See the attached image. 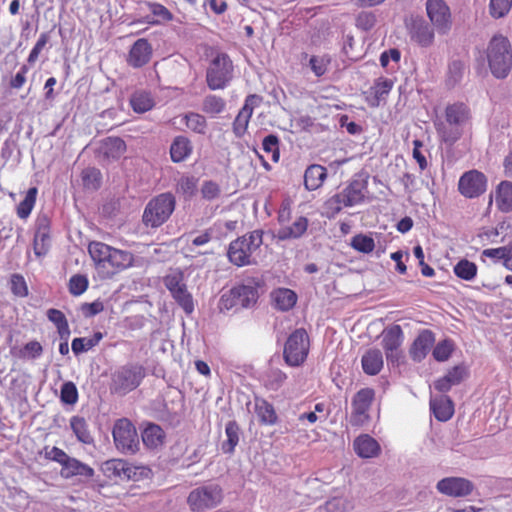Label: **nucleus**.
Instances as JSON below:
<instances>
[{"instance_id":"1","label":"nucleus","mask_w":512,"mask_h":512,"mask_svg":"<svg viewBox=\"0 0 512 512\" xmlns=\"http://www.w3.org/2000/svg\"><path fill=\"white\" fill-rule=\"evenodd\" d=\"M87 249L94 268L102 279H111L132 267L135 262L132 252L115 248L101 241L89 242Z\"/></svg>"},{"instance_id":"2","label":"nucleus","mask_w":512,"mask_h":512,"mask_svg":"<svg viewBox=\"0 0 512 512\" xmlns=\"http://www.w3.org/2000/svg\"><path fill=\"white\" fill-rule=\"evenodd\" d=\"M486 59L492 75L505 79L512 68V45L502 34H495L486 48Z\"/></svg>"},{"instance_id":"3","label":"nucleus","mask_w":512,"mask_h":512,"mask_svg":"<svg viewBox=\"0 0 512 512\" xmlns=\"http://www.w3.org/2000/svg\"><path fill=\"white\" fill-rule=\"evenodd\" d=\"M263 244V231L253 230L233 240L228 247L227 257L237 267L255 264L254 254Z\"/></svg>"},{"instance_id":"4","label":"nucleus","mask_w":512,"mask_h":512,"mask_svg":"<svg viewBox=\"0 0 512 512\" xmlns=\"http://www.w3.org/2000/svg\"><path fill=\"white\" fill-rule=\"evenodd\" d=\"M366 185L360 180L351 181L344 189L327 198L323 204L322 215L335 218L344 208L360 204L364 200Z\"/></svg>"},{"instance_id":"5","label":"nucleus","mask_w":512,"mask_h":512,"mask_svg":"<svg viewBox=\"0 0 512 512\" xmlns=\"http://www.w3.org/2000/svg\"><path fill=\"white\" fill-rule=\"evenodd\" d=\"M175 207L176 199L172 193L165 192L154 196L144 208L142 223L148 228H158L169 220Z\"/></svg>"},{"instance_id":"6","label":"nucleus","mask_w":512,"mask_h":512,"mask_svg":"<svg viewBox=\"0 0 512 512\" xmlns=\"http://www.w3.org/2000/svg\"><path fill=\"white\" fill-rule=\"evenodd\" d=\"M146 376L143 365L128 363L120 366L111 375L110 390L112 393L126 395L137 389Z\"/></svg>"},{"instance_id":"7","label":"nucleus","mask_w":512,"mask_h":512,"mask_svg":"<svg viewBox=\"0 0 512 512\" xmlns=\"http://www.w3.org/2000/svg\"><path fill=\"white\" fill-rule=\"evenodd\" d=\"M234 77L233 61L228 54L218 52L210 60L206 69V84L210 90H223Z\"/></svg>"},{"instance_id":"8","label":"nucleus","mask_w":512,"mask_h":512,"mask_svg":"<svg viewBox=\"0 0 512 512\" xmlns=\"http://www.w3.org/2000/svg\"><path fill=\"white\" fill-rule=\"evenodd\" d=\"M223 500V488L219 484L210 483L192 489L186 502L191 512H205L218 507Z\"/></svg>"},{"instance_id":"9","label":"nucleus","mask_w":512,"mask_h":512,"mask_svg":"<svg viewBox=\"0 0 512 512\" xmlns=\"http://www.w3.org/2000/svg\"><path fill=\"white\" fill-rule=\"evenodd\" d=\"M375 401V390L370 387L360 389L351 400L349 424L352 427H364L371 421L370 410Z\"/></svg>"},{"instance_id":"10","label":"nucleus","mask_w":512,"mask_h":512,"mask_svg":"<svg viewBox=\"0 0 512 512\" xmlns=\"http://www.w3.org/2000/svg\"><path fill=\"white\" fill-rule=\"evenodd\" d=\"M310 341L305 329H296L288 337L283 351L285 362L289 366H300L309 353Z\"/></svg>"},{"instance_id":"11","label":"nucleus","mask_w":512,"mask_h":512,"mask_svg":"<svg viewBox=\"0 0 512 512\" xmlns=\"http://www.w3.org/2000/svg\"><path fill=\"white\" fill-rule=\"evenodd\" d=\"M112 436L115 447L123 454H135L139 449L136 427L127 418L118 419L113 426Z\"/></svg>"},{"instance_id":"12","label":"nucleus","mask_w":512,"mask_h":512,"mask_svg":"<svg viewBox=\"0 0 512 512\" xmlns=\"http://www.w3.org/2000/svg\"><path fill=\"white\" fill-rule=\"evenodd\" d=\"M404 340V333L400 325L394 324L382 331L381 345L385 352L388 363L399 366L404 359L401 346Z\"/></svg>"},{"instance_id":"13","label":"nucleus","mask_w":512,"mask_h":512,"mask_svg":"<svg viewBox=\"0 0 512 512\" xmlns=\"http://www.w3.org/2000/svg\"><path fill=\"white\" fill-rule=\"evenodd\" d=\"M488 179L486 175L476 169L466 171L458 181L459 193L468 199L478 198L487 190Z\"/></svg>"},{"instance_id":"14","label":"nucleus","mask_w":512,"mask_h":512,"mask_svg":"<svg viewBox=\"0 0 512 512\" xmlns=\"http://www.w3.org/2000/svg\"><path fill=\"white\" fill-rule=\"evenodd\" d=\"M427 16L439 34H448L452 27V14L444 0H427Z\"/></svg>"},{"instance_id":"15","label":"nucleus","mask_w":512,"mask_h":512,"mask_svg":"<svg viewBox=\"0 0 512 512\" xmlns=\"http://www.w3.org/2000/svg\"><path fill=\"white\" fill-rule=\"evenodd\" d=\"M257 299V288L255 286L244 284L233 287L227 297L225 295L222 296V301L225 302V306L227 308L233 306L248 308L253 306L257 302Z\"/></svg>"},{"instance_id":"16","label":"nucleus","mask_w":512,"mask_h":512,"mask_svg":"<svg viewBox=\"0 0 512 512\" xmlns=\"http://www.w3.org/2000/svg\"><path fill=\"white\" fill-rule=\"evenodd\" d=\"M437 490L450 497H466L473 491V483L462 477H446L437 483Z\"/></svg>"},{"instance_id":"17","label":"nucleus","mask_w":512,"mask_h":512,"mask_svg":"<svg viewBox=\"0 0 512 512\" xmlns=\"http://www.w3.org/2000/svg\"><path fill=\"white\" fill-rule=\"evenodd\" d=\"M60 475L64 479L78 477L80 481H87L94 477L95 470L88 464L68 455L61 466Z\"/></svg>"},{"instance_id":"18","label":"nucleus","mask_w":512,"mask_h":512,"mask_svg":"<svg viewBox=\"0 0 512 512\" xmlns=\"http://www.w3.org/2000/svg\"><path fill=\"white\" fill-rule=\"evenodd\" d=\"M152 54L153 48L149 41L140 38L131 46L126 61L133 68H141L150 62Z\"/></svg>"},{"instance_id":"19","label":"nucleus","mask_w":512,"mask_h":512,"mask_svg":"<svg viewBox=\"0 0 512 512\" xmlns=\"http://www.w3.org/2000/svg\"><path fill=\"white\" fill-rule=\"evenodd\" d=\"M394 81L386 77L376 79L373 85L365 92V98L370 107L376 108L385 102L393 89Z\"/></svg>"},{"instance_id":"20","label":"nucleus","mask_w":512,"mask_h":512,"mask_svg":"<svg viewBox=\"0 0 512 512\" xmlns=\"http://www.w3.org/2000/svg\"><path fill=\"white\" fill-rule=\"evenodd\" d=\"M435 343V335L429 329L422 330L410 346L409 354L413 361L421 362Z\"/></svg>"},{"instance_id":"21","label":"nucleus","mask_w":512,"mask_h":512,"mask_svg":"<svg viewBox=\"0 0 512 512\" xmlns=\"http://www.w3.org/2000/svg\"><path fill=\"white\" fill-rule=\"evenodd\" d=\"M50 240L49 220L45 216L39 217L33 241V249L36 256L41 257L48 253Z\"/></svg>"},{"instance_id":"22","label":"nucleus","mask_w":512,"mask_h":512,"mask_svg":"<svg viewBox=\"0 0 512 512\" xmlns=\"http://www.w3.org/2000/svg\"><path fill=\"white\" fill-rule=\"evenodd\" d=\"M471 118V109L464 102H454L445 108V119L450 125L463 127L470 123Z\"/></svg>"},{"instance_id":"23","label":"nucleus","mask_w":512,"mask_h":512,"mask_svg":"<svg viewBox=\"0 0 512 512\" xmlns=\"http://www.w3.org/2000/svg\"><path fill=\"white\" fill-rule=\"evenodd\" d=\"M468 375V370L464 365H456L452 367L441 378L434 382V388L440 393H446L450 389L459 385Z\"/></svg>"},{"instance_id":"24","label":"nucleus","mask_w":512,"mask_h":512,"mask_svg":"<svg viewBox=\"0 0 512 512\" xmlns=\"http://www.w3.org/2000/svg\"><path fill=\"white\" fill-rule=\"evenodd\" d=\"M353 448L355 453L364 459L374 458L381 453V447L377 440L369 434H361L353 441Z\"/></svg>"},{"instance_id":"25","label":"nucleus","mask_w":512,"mask_h":512,"mask_svg":"<svg viewBox=\"0 0 512 512\" xmlns=\"http://www.w3.org/2000/svg\"><path fill=\"white\" fill-rule=\"evenodd\" d=\"M410 37L419 46L429 47L434 42V29L423 19L415 20L410 29Z\"/></svg>"},{"instance_id":"26","label":"nucleus","mask_w":512,"mask_h":512,"mask_svg":"<svg viewBox=\"0 0 512 512\" xmlns=\"http://www.w3.org/2000/svg\"><path fill=\"white\" fill-rule=\"evenodd\" d=\"M430 409L438 421L446 422L454 414L453 401L447 395H440L430 399Z\"/></svg>"},{"instance_id":"27","label":"nucleus","mask_w":512,"mask_h":512,"mask_svg":"<svg viewBox=\"0 0 512 512\" xmlns=\"http://www.w3.org/2000/svg\"><path fill=\"white\" fill-rule=\"evenodd\" d=\"M327 178V169L320 164L309 165L304 172V186L308 191L322 187Z\"/></svg>"},{"instance_id":"28","label":"nucleus","mask_w":512,"mask_h":512,"mask_svg":"<svg viewBox=\"0 0 512 512\" xmlns=\"http://www.w3.org/2000/svg\"><path fill=\"white\" fill-rule=\"evenodd\" d=\"M100 471L106 478L116 480L122 476L130 477L131 468L125 460L109 459L100 465Z\"/></svg>"},{"instance_id":"29","label":"nucleus","mask_w":512,"mask_h":512,"mask_svg":"<svg viewBox=\"0 0 512 512\" xmlns=\"http://www.w3.org/2000/svg\"><path fill=\"white\" fill-rule=\"evenodd\" d=\"M309 221L304 216L297 217L292 224L283 225L277 231V237L280 240H289L300 238L308 228Z\"/></svg>"},{"instance_id":"30","label":"nucleus","mask_w":512,"mask_h":512,"mask_svg":"<svg viewBox=\"0 0 512 512\" xmlns=\"http://www.w3.org/2000/svg\"><path fill=\"white\" fill-rule=\"evenodd\" d=\"M383 364L382 352L377 348L367 350L361 358L362 369L367 375L374 376L379 374Z\"/></svg>"},{"instance_id":"31","label":"nucleus","mask_w":512,"mask_h":512,"mask_svg":"<svg viewBox=\"0 0 512 512\" xmlns=\"http://www.w3.org/2000/svg\"><path fill=\"white\" fill-rule=\"evenodd\" d=\"M495 204L499 211L509 213L512 211V182L501 181L495 189Z\"/></svg>"},{"instance_id":"32","label":"nucleus","mask_w":512,"mask_h":512,"mask_svg":"<svg viewBox=\"0 0 512 512\" xmlns=\"http://www.w3.org/2000/svg\"><path fill=\"white\" fill-rule=\"evenodd\" d=\"M70 428L73 431L76 439L85 445L93 443L94 438L89 428L87 420L79 415H74L70 418Z\"/></svg>"},{"instance_id":"33","label":"nucleus","mask_w":512,"mask_h":512,"mask_svg":"<svg viewBox=\"0 0 512 512\" xmlns=\"http://www.w3.org/2000/svg\"><path fill=\"white\" fill-rule=\"evenodd\" d=\"M144 5L153 16L152 20L146 19V23L159 25L173 21V13L163 4L154 1H144Z\"/></svg>"},{"instance_id":"34","label":"nucleus","mask_w":512,"mask_h":512,"mask_svg":"<svg viewBox=\"0 0 512 512\" xmlns=\"http://www.w3.org/2000/svg\"><path fill=\"white\" fill-rule=\"evenodd\" d=\"M255 413L264 425H274L278 420L274 406L263 398H255Z\"/></svg>"},{"instance_id":"35","label":"nucleus","mask_w":512,"mask_h":512,"mask_svg":"<svg viewBox=\"0 0 512 512\" xmlns=\"http://www.w3.org/2000/svg\"><path fill=\"white\" fill-rule=\"evenodd\" d=\"M192 145L190 140L184 136H177L170 147V156L173 162L179 163L184 161L192 153Z\"/></svg>"},{"instance_id":"36","label":"nucleus","mask_w":512,"mask_h":512,"mask_svg":"<svg viewBox=\"0 0 512 512\" xmlns=\"http://www.w3.org/2000/svg\"><path fill=\"white\" fill-rule=\"evenodd\" d=\"M256 98V95H249L243 107L239 111L238 115L236 116L234 123H233V129L236 135H242L247 127L249 120L253 114V107L251 106L250 102Z\"/></svg>"},{"instance_id":"37","label":"nucleus","mask_w":512,"mask_h":512,"mask_svg":"<svg viewBox=\"0 0 512 512\" xmlns=\"http://www.w3.org/2000/svg\"><path fill=\"white\" fill-rule=\"evenodd\" d=\"M276 308L282 311L292 309L297 302L296 293L288 288H279L272 293Z\"/></svg>"},{"instance_id":"38","label":"nucleus","mask_w":512,"mask_h":512,"mask_svg":"<svg viewBox=\"0 0 512 512\" xmlns=\"http://www.w3.org/2000/svg\"><path fill=\"white\" fill-rule=\"evenodd\" d=\"M129 102L133 111L139 114L150 111L155 105L152 95L146 91L134 92Z\"/></svg>"},{"instance_id":"39","label":"nucleus","mask_w":512,"mask_h":512,"mask_svg":"<svg viewBox=\"0 0 512 512\" xmlns=\"http://www.w3.org/2000/svg\"><path fill=\"white\" fill-rule=\"evenodd\" d=\"M165 433L156 424H149L142 432V441L148 448H157L164 443Z\"/></svg>"},{"instance_id":"40","label":"nucleus","mask_w":512,"mask_h":512,"mask_svg":"<svg viewBox=\"0 0 512 512\" xmlns=\"http://www.w3.org/2000/svg\"><path fill=\"white\" fill-rule=\"evenodd\" d=\"M439 139L450 146L454 145L463 135L462 127L440 124L436 127Z\"/></svg>"},{"instance_id":"41","label":"nucleus","mask_w":512,"mask_h":512,"mask_svg":"<svg viewBox=\"0 0 512 512\" xmlns=\"http://www.w3.org/2000/svg\"><path fill=\"white\" fill-rule=\"evenodd\" d=\"M48 319L56 326L60 338H69L70 328L65 314L55 308L47 311Z\"/></svg>"},{"instance_id":"42","label":"nucleus","mask_w":512,"mask_h":512,"mask_svg":"<svg viewBox=\"0 0 512 512\" xmlns=\"http://www.w3.org/2000/svg\"><path fill=\"white\" fill-rule=\"evenodd\" d=\"M104 154L108 158L118 159L126 152V143L120 137H108L103 142Z\"/></svg>"},{"instance_id":"43","label":"nucleus","mask_w":512,"mask_h":512,"mask_svg":"<svg viewBox=\"0 0 512 512\" xmlns=\"http://www.w3.org/2000/svg\"><path fill=\"white\" fill-rule=\"evenodd\" d=\"M38 189L31 187L26 192L24 199L17 205L16 213L20 219H27L36 203Z\"/></svg>"},{"instance_id":"44","label":"nucleus","mask_w":512,"mask_h":512,"mask_svg":"<svg viewBox=\"0 0 512 512\" xmlns=\"http://www.w3.org/2000/svg\"><path fill=\"white\" fill-rule=\"evenodd\" d=\"M225 433L227 440L222 444V451L232 454L239 442V426L236 421H229L226 424Z\"/></svg>"},{"instance_id":"45","label":"nucleus","mask_w":512,"mask_h":512,"mask_svg":"<svg viewBox=\"0 0 512 512\" xmlns=\"http://www.w3.org/2000/svg\"><path fill=\"white\" fill-rule=\"evenodd\" d=\"M182 120L190 131L197 134H205L207 121L203 115L195 112H189L183 115Z\"/></svg>"},{"instance_id":"46","label":"nucleus","mask_w":512,"mask_h":512,"mask_svg":"<svg viewBox=\"0 0 512 512\" xmlns=\"http://www.w3.org/2000/svg\"><path fill=\"white\" fill-rule=\"evenodd\" d=\"M102 338L101 332H95L91 338H74L71 344L72 351L76 355L86 352L98 345Z\"/></svg>"},{"instance_id":"47","label":"nucleus","mask_w":512,"mask_h":512,"mask_svg":"<svg viewBox=\"0 0 512 512\" xmlns=\"http://www.w3.org/2000/svg\"><path fill=\"white\" fill-rule=\"evenodd\" d=\"M477 266L467 259L460 260L453 268L455 275L465 281L473 280L477 275Z\"/></svg>"},{"instance_id":"48","label":"nucleus","mask_w":512,"mask_h":512,"mask_svg":"<svg viewBox=\"0 0 512 512\" xmlns=\"http://www.w3.org/2000/svg\"><path fill=\"white\" fill-rule=\"evenodd\" d=\"M81 180L86 189L97 190L101 186L102 174L95 167H88L81 173Z\"/></svg>"},{"instance_id":"49","label":"nucleus","mask_w":512,"mask_h":512,"mask_svg":"<svg viewBox=\"0 0 512 512\" xmlns=\"http://www.w3.org/2000/svg\"><path fill=\"white\" fill-rule=\"evenodd\" d=\"M226 106L225 100L217 95H207L203 99L202 110L209 115H217L224 111Z\"/></svg>"},{"instance_id":"50","label":"nucleus","mask_w":512,"mask_h":512,"mask_svg":"<svg viewBox=\"0 0 512 512\" xmlns=\"http://www.w3.org/2000/svg\"><path fill=\"white\" fill-rule=\"evenodd\" d=\"M331 57L328 54L313 55L309 59V65L316 77H322L328 71Z\"/></svg>"},{"instance_id":"51","label":"nucleus","mask_w":512,"mask_h":512,"mask_svg":"<svg viewBox=\"0 0 512 512\" xmlns=\"http://www.w3.org/2000/svg\"><path fill=\"white\" fill-rule=\"evenodd\" d=\"M174 300L178 303L179 306L187 313L190 314L194 310V303L192 295L188 292L186 284L182 286L180 289L175 290L171 293Z\"/></svg>"},{"instance_id":"52","label":"nucleus","mask_w":512,"mask_h":512,"mask_svg":"<svg viewBox=\"0 0 512 512\" xmlns=\"http://www.w3.org/2000/svg\"><path fill=\"white\" fill-rule=\"evenodd\" d=\"M197 188L198 178L192 175L182 176L177 183V191L189 198L196 194Z\"/></svg>"},{"instance_id":"53","label":"nucleus","mask_w":512,"mask_h":512,"mask_svg":"<svg viewBox=\"0 0 512 512\" xmlns=\"http://www.w3.org/2000/svg\"><path fill=\"white\" fill-rule=\"evenodd\" d=\"M280 141L278 136L269 134L263 139L262 148L265 153L271 155V160L277 163L280 159Z\"/></svg>"},{"instance_id":"54","label":"nucleus","mask_w":512,"mask_h":512,"mask_svg":"<svg viewBox=\"0 0 512 512\" xmlns=\"http://www.w3.org/2000/svg\"><path fill=\"white\" fill-rule=\"evenodd\" d=\"M454 350V344L452 340L445 339L436 344L432 351L434 359L438 362L447 361Z\"/></svg>"},{"instance_id":"55","label":"nucleus","mask_w":512,"mask_h":512,"mask_svg":"<svg viewBox=\"0 0 512 512\" xmlns=\"http://www.w3.org/2000/svg\"><path fill=\"white\" fill-rule=\"evenodd\" d=\"M79 398L78 389L72 381L64 382L60 390V400L67 405H74Z\"/></svg>"},{"instance_id":"56","label":"nucleus","mask_w":512,"mask_h":512,"mask_svg":"<svg viewBox=\"0 0 512 512\" xmlns=\"http://www.w3.org/2000/svg\"><path fill=\"white\" fill-rule=\"evenodd\" d=\"M351 247L361 253H370L375 248L374 239L370 236L357 234L351 240Z\"/></svg>"},{"instance_id":"57","label":"nucleus","mask_w":512,"mask_h":512,"mask_svg":"<svg viewBox=\"0 0 512 512\" xmlns=\"http://www.w3.org/2000/svg\"><path fill=\"white\" fill-rule=\"evenodd\" d=\"M88 286L89 280L86 275L75 274L69 280L68 289L73 296H80L88 289Z\"/></svg>"},{"instance_id":"58","label":"nucleus","mask_w":512,"mask_h":512,"mask_svg":"<svg viewBox=\"0 0 512 512\" xmlns=\"http://www.w3.org/2000/svg\"><path fill=\"white\" fill-rule=\"evenodd\" d=\"M512 7V0H490L489 12L490 15L499 19L506 16Z\"/></svg>"},{"instance_id":"59","label":"nucleus","mask_w":512,"mask_h":512,"mask_svg":"<svg viewBox=\"0 0 512 512\" xmlns=\"http://www.w3.org/2000/svg\"><path fill=\"white\" fill-rule=\"evenodd\" d=\"M40 454L44 456L46 460L58 463L60 466L64 463L68 454L61 448L56 446L46 445L40 451Z\"/></svg>"},{"instance_id":"60","label":"nucleus","mask_w":512,"mask_h":512,"mask_svg":"<svg viewBox=\"0 0 512 512\" xmlns=\"http://www.w3.org/2000/svg\"><path fill=\"white\" fill-rule=\"evenodd\" d=\"M355 24L357 28L369 31L376 24V15L371 11H362L356 16Z\"/></svg>"},{"instance_id":"61","label":"nucleus","mask_w":512,"mask_h":512,"mask_svg":"<svg viewBox=\"0 0 512 512\" xmlns=\"http://www.w3.org/2000/svg\"><path fill=\"white\" fill-rule=\"evenodd\" d=\"M11 292L14 296L24 298L28 295V287L24 277L20 274H14L10 280Z\"/></svg>"},{"instance_id":"62","label":"nucleus","mask_w":512,"mask_h":512,"mask_svg":"<svg viewBox=\"0 0 512 512\" xmlns=\"http://www.w3.org/2000/svg\"><path fill=\"white\" fill-rule=\"evenodd\" d=\"M286 379V373L279 369H275L268 374L265 386L267 389L276 391L284 384Z\"/></svg>"},{"instance_id":"63","label":"nucleus","mask_w":512,"mask_h":512,"mask_svg":"<svg viewBox=\"0 0 512 512\" xmlns=\"http://www.w3.org/2000/svg\"><path fill=\"white\" fill-rule=\"evenodd\" d=\"M511 249L512 245L484 249L482 251V257H487L495 261H502V263L504 264L505 259H507Z\"/></svg>"},{"instance_id":"64","label":"nucleus","mask_w":512,"mask_h":512,"mask_svg":"<svg viewBox=\"0 0 512 512\" xmlns=\"http://www.w3.org/2000/svg\"><path fill=\"white\" fill-rule=\"evenodd\" d=\"M43 353V347L42 345L36 341H29L26 343L23 347V349L20 351V357L21 358H28V359H36L40 357Z\"/></svg>"}]
</instances>
